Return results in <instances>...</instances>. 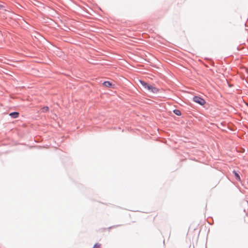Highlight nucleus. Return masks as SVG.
I'll return each mask as SVG.
<instances>
[{"label":"nucleus","mask_w":248,"mask_h":248,"mask_svg":"<svg viewBox=\"0 0 248 248\" xmlns=\"http://www.w3.org/2000/svg\"><path fill=\"white\" fill-rule=\"evenodd\" d=\"M93 248H100V244H98V243L95 244Z\"/></svg>","instance_id":"8"},{"label":"nucleus","mask_w":248,"mask_h":248,"mask_svg":"<svg viewBox=\"0 0 248 248\" xmlns=\"http://www.w3.org/2000/svg\"><path fill=\"white\" fill-rule=\"evenodd\" d=\"M140 83L145 89H146L150 93H157L159 92V89L158 88L148 84L147 82L143 80H140Z\"/></svg>","instance_id":"1"},{"label":"nucleus","mask_w":248,"mask_h":248,"mask_svg":"<svg viewBox=\"0 0 248 248\" xmlns=\"http://www.w3.org/2000/svg\"><path fill=\"white\" fill-rule=\"evenodd\" d=\"M19 112H18L17 111H14V112H11L9 114V116L12 118H16L19 116Z\"/></svg>","instance_id":"5"},{"label":"nucleus","mask_w":248,"mask_h":248,"mask_svg":"<svg viewBox=\"0 0 248 248\" xmlns=\"http://www.w3.org/2000/svg\"><path fill=\"white\" fill-rule=\"evenodd\" d=\"M48 110V107L47 106L44 107L42 108V111L43 112H46Z\"/></svg>","instance_id":"7"},{"label":"nucleus","mask_w":248,"mask_h":248,"mask_svg":"<svg viewBox=\"0 0 248 248\" xmlns=\"http://www.w3.org/2000/svg\"><path fill=\"white\" fill-rule=\"evenodd\" d=\"M114 227H115V226H114ZM113 227H114V226L110 227L109 228V229H110V228H113Z\"/></svg>","instance_id":"10"},{"label":"nucleus","mask_w":248,"mask_h":248,"mask_svg":"<svg viewBox=\"0 0 248 248\" xmlns=\"http://www.w3.org/2000/svg\"><path fill=\"white\" fill-rule=\"evenodd\" d=\"M103 85L106 87H111L114 88V87L115 86L114 84H113L111 82L109 81H105L103 82Z\"/></svg>","instance_id":"3"},{"label":"nucleus","mask_w":248,"mask_h":248,"mask_svg":"<svg viewBox=\"0 0 248 248\" xmlns=\"http://www.w3.org/2000/svg\"><path fill=\"white\" fill-rule=\"evenodd\" d=\"M193 101L201 106H203L206 103L205 100L199 96H194L193 97Z\"/></svg>","instance_id":"2"},{"label":"nucleus","mask_w":248,"mask_h":248,"mask_svg":"<svg viewBox=\"0 0 248 248\" xmlns=\"http://www.w3.org/2000/svg\"><path fill=\"white\" fill-rule=\"evenodd\" d=\"M4 6L0 4V9H2Z\"/></svg>","instance_id":"9"},{"label":"nucleus","mask_w":248,"mask_h":248,"mask_svg":"<svg viewBox=\"0 0 248 248\" xmlns=\"http://www.w3.org/2000/svg\"><path fill=\"white\" fill-rule=\"evenodd\" d=\"M232 173L234 175L235 179L237 181H238L239 182H240L241 181V178H240V176L239 175V174L238 172H237V171H236L235 170H233L232 171Z\"/></svg>","instance_id":"4"},{"label":"nucleus","mask_w":248,"mask_h":248,"mask_svg":"<svg viewBox=\"0 0 248 248\" xmlns=\"http://www.w3.org/2000/svg\"><path fill=\"white\" fill-rule=\"evenodd\" d=\"M173 112L177 116H180L181 115V112L180 110L177 109H175L173 110Z\"/></svg>","instance_id":"6"}]
</instances>
